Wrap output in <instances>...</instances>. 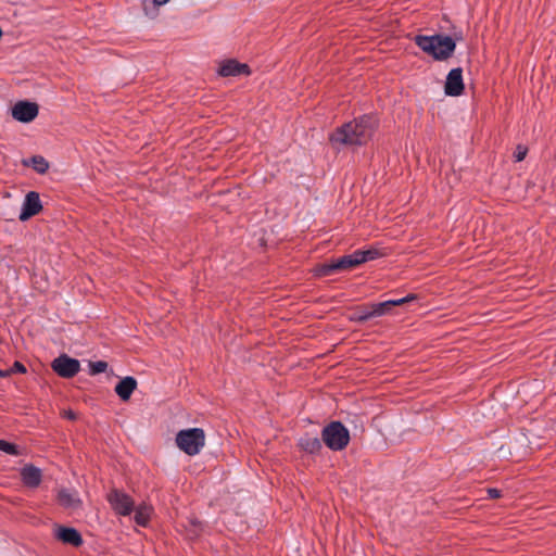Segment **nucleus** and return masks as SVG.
Masks as SVG:
<instances>
[{
  "instance_id": "obj_16",
  "label": "nucleus",
  "mask_w": 556,
  "mask_h": 556,
  "mask_svg": "<svg viewBox=\"0 0 556 556\" xmlns=\"http://www.w3.org/2000/svg\"><path fill=\"white\" fill-rule=\"evenodd\" d=\"M58 500L60 504L68 509H76L81 505V501L77 494V492L62 489L59 491Z\"/></svg>"
},
{
  "instance_id": "obj_22",
  "label": "nucleus",
  "mask_w": 556,
  "mask_h": 556,
  "mask_svg": "<svg viewBox=\"0 0 556 556\" xmlns=\"http://www.w3.org/2000/svg\"><path fill=\"white\" fill-rule=\"evenodd\" d=\"M0 451L13 456H18L21 454L20 447L16 444L10 443L5 440H0Z\"/></svg>"
},
{
  "instance_id": "obj_6",
  "label": "nucleus",
  "mask_w": 556,
  "mask_h": 556,
  "mask_svg": "<svg viewBox=\"0 0 556 556\" xmlns=\"http://www.w3.org/2000/svg\"><path fill=\"white\" fill-rule=\"evenodd\" d=\"M108 501L113 510L121 516H129L134 511V501L122 491L113 490L108 495Z\"/></svg>"
},
{
  "instance_id": "obj_21",
  "label": "nucleus",
  "mask_w": 556,
  "mask_h": 556,
  "mask_svg": "<svg viewBox=\"0 0 556 556\" xmlns=\"http://www.w3.org/2000/svg\"><path fill=\"white\" fill-rule=\"evenodd\" d=\"M332 144H346L348 143V123H343L338 131L330 138Z\"/></svg>"
},
{
  "instance_id": "obj_26",
  "label": "nucleus",
  "mask_w": 556,
  "mask_h": 556,
  "mask_svg": "<svg viewBox=\"0 0 556 556\" xmlns=\"http://www.w3.org/2000/svg\"><path fill=\"white\" fill-rule=\"evenodd\" d=\"M413 300H416V295L415 294H408V295H406L404 298L396 299V300H389V301L393 302V304H392V307H393V306H396V305H402L404 303L410 302Z\"/></svg>"
},
{
  "instance_id": "obj_3",
  "label": "nucleus",
  "mask_w": 556,
  "mask_h": 556,
  "mask_svg": "<svg viewBox=\"0 0 556 556\" xmlns=\"http://www.w3.org/2000/svg\"><path fill=\"white\" fill-rule=\"evenodd\" d=\"M177 446L186 454L193 456L200 453L205 443V434L201 428L180 430L176 435Z\"/></svg>"
},
{
  "instance_id": "obj_17",
  "label": "nucleus",
  "mask_w": 556,
  "mask_h": 556,
  "mask_svg": "<svg viewBox=\"0 0 556 556\" xmlns=\"http://www.w3.org/2000/svg\"><path fill=\"white\" fill-rule=\"evenodd\" d=\"M371 317L370 304L350 307V321H365Z\"/></svg>"
},
{
  "instance_id": "obj_20",
  "label": "nucleus",
  "mask_w": 556,
  "mask_h": 556,
  "mask_svg": "<svg viewBox=\"0 0 556 556\" xmlns=\"http://www.w3.org/2000/svg\"><path fill=\"white\" fill-rule=\"evenodd\" d=\"M392 304L393 302H390L389 300L380 303H371L370 311L372 317L386 315L392 308Z\"/></svg>"
},
{
  "instance_id": "obj_10",
  "label": "nucleus",
  "mask_w": 556,
  "mask_h": 556,
  "mask_svg": "<svg viewBox=\"0 0 556 556\" xmlns=\"http://www.w3.org/2000/svg\"><path fill=\"white\" fill-rule=\"evenodd\" d=\"M348 267V254L342 255L338 260L325 262L314 268L315 276L325 277L332 275L338 269Z\"/></svg>"
},
{
  "instance_id": "obj_29",
  "label": "nucleus",
  "mask_w": 556,
  "mask_h": 556,
  "mask_svg": "<svg viewBox=\"0 0 556 556\" xmlns=\"http://www.w3.org/2000/svg\"><path fill=\"white\" fill-rule=\"evenodd\" d=\"M169 0H153V3L155 5H163L166 4Z\"/></svg>"
},
{
  "instance_id": "obj_9",
  "label": "nucleus",
  "mask_w": 556,
  "mask_h": 556,
  "mask_svg": "<svg viewBox=\"0 0 556 556\" xmlns=\"http://www.w3.org/2000/svg\"><path fill=\"white\" fill-rule=\"evenodd\" d=\"M41 208L42 204L39 194L36 191H29L22 203L18 218L21 222H26L34 215L38 214Z\"/></svg>"
},
{
  "instance_id": "obj_1",
  "label": "nucleus",
  "mask_w": 556,
  "mask_h": 556,
  "mask_svg": "<svg viewBox=\"0 0 556 556\" xmlns=\"http://www.w3.org/2000/svg\"><path fill=\"white\" fill-rule=\"evenodd\" d=\"M415 45L435 61L450 59L456 49V40L448 35L435 34L432 36L417 35Z\"/></svg>"
},
{
  "instance_id": "obj_25",
  "label": "nucleus",
  "mask_w": 556,
  "mask_h": 556,
  "mask_svg": "<svg viewBox=\"0 0 556 556\" xmlns=\"http://www.w3.org/2000/svg\"><path fill=\"white\" fill-rule=\"evenodd\" d=\"M528 153V149L525 146L518 144L515 152H514V159L516 162H521L525 160L526 155Z\"/></svg>"
},
{
  "instance_id": "obj_24",
  "label": "nucleus",
  "mask_w": 556,
  "mask_h": 556,
  "mask_svg": "<svg viewBox=\"0 0 556 556\" xmlns=\"http://www.w3.org/2000/svg\"><path fill=\"white\" fill-rule=\"evenodd\" d=\"M106 369H108V363L104 362V361L91 362L89 364V372H90V375L102 374Z\"/></svg>"
},
{
  "instance_id": "obj_30",
  "label": "nucleus",
  "mask_w": 556,
  "mask_h": 556,
  "mask_svg": "<svg viewBox=\"0 0 556 556\" xmlns=\"http://www.w3.org/2000/svg\"><path fill=\"white\" fill-rule=\"evenodd\" d=\"M9 376V371H3L2 369H0V378H5Z\"/></svg>"
},
{
  "instance_id": "obj_13",
  "label": "nucleus",
  "mask_w": 556,
  "mask_h": 556,
  "mask_svg": "<svg viewBox=\"0 0 556 556\" xmlns=\"http://www.w3.org/2000/svg\"><path fill=\"white\" fill-rule=\"evenodd\" d=\"M55 538L73 546H80L83 544L80 533L72 527H58L55 529Z\"/></svg>"
},
{
  "instance_id": "obj_19",
  "label": "nucleus",
  "mask_w": 556,
  "mask_h": 556,
  "mask_svg": "<svg viewBox=\"0 0 556 556\" xmlns=\"http://www.w3.org/2000/svg\"><path fill=\"white\" fill-rule=\"evenodd\" d=\"M152 507L147 504H140L135 509V521L138 526L146 527L151 518Z\"/></svg>"
},
{
  "instance_id": "obj_2",
  "label": "nucleus",
  "mask_w": 556,
  "mask_h": 556,
  "mask_svg": "<svg viewBox=\"0 0 556 556\" xmlns=\"http://www.w3.org/2000/svg\"><path fill=\"white\" fill-rule=\"evenodd\" d=\"M377 127V119L370 115H363L350 122V146L366 144L372 137Z\"/></svg>"
},
{
  "instance_id": "obj_4",
  "label": "nucleus",
  "mask_w": 556,
  "mask_h": 556,
  "mask_svg": "<svg viewBox=\"0 0 556 556\" xmlns=\"http://www.w3.org/2000/svg\"><path fill=\"white\" fill-rule=\"evenodd\" d=\"M324 443L332 451H340L348 445V429L341 421H331L321 431Z\"/></svg>"
},
{
  "instance_id": "obj_12",
  "label": "nucleus",
  "mask_w": 556,
  "mask_h": 556,
  "mask_svg": "<svg viewBox=\"0 0 556 556\" xmlns=\"http://www.w3.org/2000/svg\"><path fill=\"white\" fill-rule=\"evenodd\" d=\"M382 256V253L375 248H369L366 250H356L352 254H350V268L358 266L363 263L377 260Z\"/></svg>"
},
{
  "instance_id": "obj_14",
  "label": "nucleus",
  "mask_w": 556,
  "mask_h": 556,
  "mask_svg": "<svg viewBox=\"0 0 556 556\" xmlns=\"http://www.w3.org/2000/svg\"><path fill=\"white\" fill-rule=\"evenodd\" d=\"M23 483L28 488H37L42 479L41 470L33 465H25L21 469Z\"/></svg>"
},
{
  "instance_id": "obj_8",
  "label": "nucleus",
  "mask_w": 556,
  "mask_h": 556,
  "mask_svg": "<svg viewBox=\"0 0 556 556\" xmlns=\"http://www.w3.org/2000/svg\"><path fill=\"white\" fill-rule=\"evenodd\" d=\"M463 68H452L445 80L444 92L450 97H458L464 92Z\"/></svg>"
},
{
  "instance_id": "obj_7",
  "label": "nucleus",
  "mask_w": 556,
  "mask_h": 556,
  "mask_svg": "<svg viewBox=\"0 0 556 556\" xmlns=\"http://www.w3.org/2000/svg\"><path fill=\"white\" fill-rule=\"evenodd\" d=\"M39 112V108L35 102L18 101L12 106V117L21 123H30Z\"/></svg>"
},
{
  "instance_id": "obj_31",
  "label": "nucleus",
  "mask_w": 556,
  "mask_h": 556,
  "mask_svg": "<svg viewBox=\"0 0 556 556\" xmlns=\"http://www.w3.org/2000/svg\"><path fill=\"white\" fill-rule=\"evenodd\" d=\"M66 416H67L70 419H74V418H75V415H74L72 412L66 413Z\"/></svg>"
},
{
  "instance_id": "obj_28",
  "label": "nucleus",
  "mask_w": 556,
  "mask_h": 556,
  "mask_svg": "<svg viewBox=\"0 0 556 556\" xmlns=\"http://www.w3.org/2000/svg\"><path fill=\"white\" fill-rule=\"evenodd\" d=\"M486 493H488V497L491 500L500 498L502 495L501 490L495 489V488H489L486 490Z\"/></svg>"
},
{
  "instance_id": "obj_15",
  "label": "nucleus",
  "mask_w": 556,
  "mask_h": 556,
  "mask_svg": "<svg viewBox=\"0 0 556 556\" xmlns=\"http://www.w3.org/2000/svg\"><path fill=\"white\" fill-rule=\"evenodd\" d=\"M136 388L137 380L131 376H127L115 386V392L122 401H128Z\"/></svg>"
},
{
  "instance_id": "obj_18",
  "label": "nucleus",
  "mask_w": 556,
  "mask_h": 556,
  "mask_svg": "<svg viewBox=\"0 0 556 556\" xmlns=\"http://www.w3.org/2000/svg\"><path fill=\"white\" fill-rule=\"evenodd\" d=\"M299 444L303 451L311 454H315L321 448V441L317 437L311 434L303 435L300 439Z\"/></svg>"
},
{
  "instance_id": "obj_23",
  "label": "nucleus",
  "mask_w": 556,
  "mask_h": 556,
  "mask_svg": "<svg viewBox=\"0 0 556 556\" xmlns=\"http://www.w3.org/2000/svg\"><path fill=\"white\" fill-rule=\"evenodd\" d=\"M31 163L34 169L39 174L46 173L49 168L48 162L42 156H34L31 159Z\"/></svg>"
},
{
  "instance_id": "obj_27",
  "label": "nucleus",
  "mask_w": 556,
  "mask_h": 556,
  "mask_svg": "<svg viewBox=\"0 0 556 556\" xmlns=\"http://www.w3.org/2000/svg\"><path fill=\"white\" fill-rule=\"evenodd\" d=\"M8 371H9V375L11 372L25 374L26 372V367L22 363H20V362H14L13 366Z\"/></svg>"
},
{
  "instance_id": "obj_5",
  "label": "nucleus",
  "mask_w": 556,
  "mask_h": 556,
  "mask_svg": "<svg viewBox=\"0 0 556 556\" xmlns=\"http://www.w3.org/2000/svg\"><path fill=\"white\" fill-rule=\"evenodd\" d=\"M52 369L62 378H72L80 370L78 359L62 354L54 358L51 364Z\"/></svg>"
},
{
  "instance_id": "obj_11",
  "label": "nucleus",
  "mask_w": 556,
  "mask_h": 556,
  "mask_svg": "<svg viewBox=\"0 0 556 556\" xmlns=\"http://www.w3.org/2000/svg\"><path fill=\"white\" fill-rule=\"evenodd\" d=\"M217 73L223 77L249 75V66L236 60H227L220 64Z\"/></svg>"
}]
</instances>
